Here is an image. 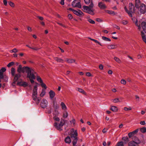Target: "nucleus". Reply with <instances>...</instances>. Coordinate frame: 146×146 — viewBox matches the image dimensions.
Listing matches in <instances>:
<instances>
[{
  "instance_id": "1",
  "label": "nucleus",
  "mask_w": 146,
  "mask_h": 146,
  "mask_svg": "<svg viewBox=\"0 0 146 146\" xmlns=\"http://www.w3.org/2000/svg\"><path fill=\"white\" fill-rule=\"evenodd\" d=\"M17 71L19 73L21 72L26 73L27 74V77L29 78L32 84L34 83L33 80L35 79V76L37 75V74L33 69L28 66L22 67V66L20 65L18 68Z\"/></svg>"
},
{
  "instance_id": "2",
  "label": "nucleus",
  "mask_w": 146,
  "mask_h": 146,
  "mask_svg": "<svg viewBox=\"0 0 146 146\" xmlns=\"http://www.w3.org/2000/svg\"><path fill=\"white\" fill-rule=\"evenodd\" d=\"M37 86H35L34 89L33 90L32 94L33 99L35 101L36 104H38L40 102L41 98H37Z\"/></svg>"
},
{
  "instance_id": "3",
  "label": "nucleus",
  "mask_w": 146,
  "mask_h": 146,
  "mask_svg": "<svg viewBox=\"0 0 146 146\" xmlns=\"http://www.w3.org/2000/svg\"><path fill=\"white\" fill-rule=\"evenodd\" d=\"M70 137L72 140V143L73 146H77L76 145L78 140V133L76 130L74 131V133L70 134Z\"/></svg>"
},
{
  "instance_id": "4",
  "label": "nucleus",
  "mask_w": 146,
  "mask_h": 146,
  "mask_svg": "<svg viewBox=\"0 0 146 146\" xmlns=\"http://www.w3.org/2000/svg\"><path fill=\"white\" fill-rule=\"evenodd\" d=\"M83 10L84 12L87 13L91 15H93L94 13L92 9H90L88 6H84L83 7Z\"/></svg>"
},
{
  "instance_id": "5",
  "label": "nucleus",
  "mask_w": 146,
  "mask_h": 146,
  "mask_svg": "<svg viewBox=\"0 0 146 146\" xmlns=\"http://www.w3.org/2000/svg\"><path fill=\"white\" fill-rule=\"evenodd\" d=\"M80 0H74L72 3V5L73 7L81 8Z\"/></svg>"
},
{
  "instance_id": "6",
  "label": "nucleus",
  "mask_w": 146,
  "mask_h": 146,
  "mask_svg": "<svg viewBox=\"0 0 146 146\" xmlns=\"http://www.w3.org/2000/svg\"><path fill=\"white\" fill-rule=\"evenodd\" d=\"M69 10L72 11L73 13L76 15L81 17L83 15V13L80 10L76 11L75 10L72 8H70Z\"/></svg>"
},
{
  "instance_id": "7",
  "label": "nucleus",
  "mask_w": 146,
  "mask_h": 146,
  "mask_svg": "<svg viewBox=\"0 0 146 146\" xmlns=\"http://www.w3.org/2000/svg\"><path fill=\"white\" fill-rule=\"evenodd\" d=\"M139 10L141 14H144L146 11V6L143 4H142L139 7Z\"/></svg>"
},
{
  "instance_id": "8",
  "label": "nucleus",
  "mask_w": 146,
  "mask_h": 146,
  "mask_svg": "<svg viewBox=\"0 0 146 146\" xmlns=\"http://www.w3.org/2000/svg\"><path fill=\"white\" fill-rule=\"evenodd\" d=\"M47 101L45 99H42L40 104L41 107L43 108H45L47 106Z\"/></svg>"
},
{
  "instance_id": "9",
  "label": "nucleus",
  "mask_w": 146,
  "mask_h": 146,
  "mask_svg": "<svg viewBox=\"0 0 146 146\" xmlns=\"http://www.w3.org/2000/svg\"><path fill=\"white\" fill-rule=\"evenodd\" d=\"M98 7L101 9H104L106 8L107 7L104 3L100 2L98 3Z\"/></svg>"
},
{
  "instance_id": "10",
  "label": "nucleus",
  "mask_w": 146,
  "mask_h": 146,
  "mask_svg": "<svg viewBox=\"0 0 146 146\" xmlns=\"http://www.w3.org/2000/svg\"><path fill=\"white\" fill-rule=\"evenodd\" d=\"M17 84L19 86H22L24 87H26L27 86L28 84L26 82L21 81L20 82H18Z\"/></svg>"
},
{
  "instance_id": "11",
  "label": "nucleus",
  "mask_w": 146,
  "mask_h": 146,
  "mask_svg": "<svg viewBox=\"0 0 146 146\" xmlns=\"http://www.w3.org/2000/svg\"><path fill=\"white\" fill-rule=\"evenodd\" d=\"M135 7L134 5L132 3H130L129 5V12L132 13L134 12Z\"/></svg>"
},
{
  "instance_id": "12",
  "label": "nucleus",
  "mask_w": 146,
  "mask_h": 146,
  "mask_svg": "<svg viewBox=\"0 0 146 146\" xmlns=\"http://www.w3.org/2000/svg\"><path fill=\"white\" fill-rule=\"evenodd\" d=\"M54 125L57 129L60 131L62 130V126L60 125L59 124H58L57 123L55 122L54 123Z\"/></svg>"
},
{
  "instance_id": "13",
  "label": "nucleus",
  "mask_w": 146,
  "mask_h": 146,
  "mask_svg": "<svg viewBox=\"0 0 146 146\" xmlns=\"http://www.w3.org/2000/svg\"><path fill=\"white\" fill-rule=\"evenodd\" d=\"M133 140L137 145L140 144L141 142V141L137 137L135 136L133 137Z\"/></svg>"
},
{
  "instance_id": "14",
  "label": "nucleus",
  "mask_w": 146,
  "mask_h": 146,
  "mask_svg": "<svg viewBox=\"0 0 146 146\" xmlns=\"http://www.w3.org/2000/svg\"><path fill=\"white\" fill-rule=\"evenodd\" d=\"M20 74H16L14 78L13 84H15L16 81L20 77Z\"/></svg>"
},
{
  "instance_id": "15",
  "label": "nucleus",
  "mask_w": 146,
  "mask_h": 146,
  "mask_svg": "<svg viewBox=\"0 0 146 146\" xmlns=\"http://www.w3.org/2000/svg\"><path fill=\"white\" fill-rule=\"evenodd\" d=\"M50 98L52 100L55 96V92L52 90H50L49 93Z\"/></svg>"
},
{
  "instance_id": "16",
  "label": "nucleus",
  "mask_w": 146,
  "mask_h": 146,
  "mask_svg": "<svg viewBox=\"0 0 146 146\" xmlns=\"http://www.w3.org/2000/svg\"><path fill=\"white\" fill-rule=\"evenodd\" d=\"M64 141L66 143L68 144H70L71 141L70 138L69 136H67L65 138Z\"/></svg>"
},
{
  "instance_id": "17",
  "label": "nucleus",
  "mask_w": 146,
  "mask_h": 146,
  "mask_svg": "<svg viewBox=\"0 0 146 146\" xmlns=\"http://www.w3.org/2000/svg\"><path fill=\"white\" fill-rule=\"evenodd\" d=\"M54 60L56 61L57 62L63 63L64 62V60L62 59L59 58L58 57H55L54 58Z\"/></svg>"
},
{
  "instance_id": "18",
  "label": "nucleus",
  "mask_w": 146,
  "mask_h": 146,
  "mask_svg": "<svg viewBox=\"0 0 146 146\" xmlns=\"http://www.w3.org/2000/svg\"><path fill=\"white\" fill-rule=\"evenodd\" d=\"M141 25L143 31L146 33V22H142Z\"/></svg>"
},
{
  "instance_id": "19",
  "label": "nucleus",
  "mask_w": 146,
  "mask_h": 146,
  "mask_svg": "<svg viewBox=\"0 0 146 146\" xmlns=\"http://www.w3.org/2000/svg\"><path fill=\"white\" fill-rule=\"evenodd\" d=\"M117 46L114 44H111L108 46L107 48L109 49H113L116 48Z\"/></svg>"
},
{
  "instance_id": "20",
  "label": "nucleus",
  "mask_w": 146,
  "mask_h": 146,
  "mask_svg": "<svg viewBox=\"0 0 146 146\" xmlns=\"http://www.w3.org/2000/svg\"><path fill=\"white\" fill-rule=\"evenodd\" d=\"M141 36L143 41L146 44V38L145 35L143 31L141 32Z\"/></svg>"
},
{
  "instance_id": "21",
  "label": "nucleus",
  "mask_w": 146,
  "mask_h": 146,
  "mask_svg": "<svg viewBox=\"0 0 146 146\" xmlns=\"http://www.w3.org/2000/svg\"><path fill=\"white\" fill-rule=\"evenodd\" d=\"M137 145L136 143L133 140L129 142L128 143V145L129 146H135Z\"/></svg>"
},
{
  "instance_id": "22",
  "label": "nucleus",
  "mask_w": 146,
  "mask_h": 146,
  "mask_svg": "<svg viewBox=\"0 0 146 146\" xmlns=\"http://www.w3.org/2000/svg\"><path fill=\"white\" fill-rule=\"evenodd\" d=\"M66 61L69 63H71L75 62V60L73 59H66Z\"/></svg>"
},
{
  "instance_id": "23",
  "label": "nucleus",
  "mask_w": 146,
  "mask_h": 146,
  "mask_svg": "<svg viewBox=\"0 0 146 146\" xmlns=\"http://www.w3.org/2000/svg\"><path fill=\"white\" fill-rule=\"evenodd\" d=\"M110 109L112 111L114 112H116L118 110V109L117 107L114 106H111Z\"/></svg>"
},
{
  "instance_id": "24",
  "label": "nucleus",
  "mask_w": 146,
  "mask_h": 146,
  "mask_svg": "<svg viewBox=\"0 0 146 146\" xmlns=\"http://www.w3.org/2000/svg\"><path fill=\"white\" fill-rule=\"evenodd\" d=\"M61 105L62 106V109L65 110L67 109L66 106L63 102H61Z\"/></svg>"
},
{
  "instance_id": "25",
  "label": "nucleus",
  "mask_w": 146,
  "mask_h": 146,
  "mask_svg": "<svg viewBox=\"0 0 146 146\" xmlns=\"http://www.w3.org/2000/svg\"><path fill=\"white\" fill-rule=\"evenodd\" d=\"M88 38L90 39L91 40L94 41L95 43L99 44L100 46H102L100 42H99L98 41L95 39L92 38L90 37H89Z\"/></svg>"
},
{
  "instance_id": "26",
  "label": "nucleus",
  "mask_w": 146,
  "mask_h": 146,
  "mask_svg": "<svg viewBox=\"0 0 146 146\" xmlns=\"http://www.w3.org/2000/svg\"><path fill=\"white\" fill-rule=\"evenodd\" d=\"M124 9L125 11L127 13L129 16L131 17H132V14L131 13V12H129V11H128L126 7H125Z\"/></svg>"
},
{
  "instance_id": "27",
  "label": "nucleus",
  "mask_w": 146,
  "mask_h": 146,
  "mask_svg": "<svg viewBox=\"0 0 146 146\" xmlns=\"http://www.w3.org/2000/svg\"><path fill=\"white\" fill-rule=\"evenodd\" d=\"M140 3L139 0H135V6L137 8L139 7Z\"/></svg>"
},
{
  "instance_id": "28",
  "label": "nucleus",
  "mask_w": 146,
  "mask_h": 146,
  "mask_svg": "<svg viewBox=\"0 0 146 146\" xmlns=\"http://www.w3.org/2000/svg\"><path fill=\"white\" fill-rule=\"evenodd\" d=\"M26 46L27 47H28L32 49L33 50H39L40 48H38L37 47H32L30 46L29 45H26Z\"/></svg>"
},
{
  "instance_id": "29",
  "label": "nucleus",
  "mask_w": 146,
  "mask_h": 146,
  "mask_svg": "<svg viewBox=\"0 0 146 146\" xmlns=\"http://www.w3.org/2000/svg\"><path fill=\"white\" fill-rule=\"evenodd\" d=\"M102 38L103 40L106 41H111L110 38L105 36H102Z\"/></svg>"
},
{
  "instance_id": "30",
  "label": "nucleus",
  "mask_w": 146,
  "mask_h": 146,
  "mask_svg": "<svg viewBox=\"0 0 146 146\" xmlns=\"http://www.w3.org/2000/svg\"><path fill=\"white\" fill-rule=\"evenodd\" d=\"M111 100L114 103H116L120 102L119 99L118 98L112 99Z\"/></svg>"
},
{
  "instance_id": "31",
  "label": "nucleus",
  "mask_w": 146,
  "mask_h": 146,
  "mask_svg": "<svg viewBox=\"0 0 146 146\" xmlns=\"http://www.w3.org/2000/svg\"><path fill=\"white\" fill-rule=\"evenodd\" d=\"M123 140L126 143L129 141V139L127 137H123L122 138Z\"/></svg>"
},
{
  "instance_id": "32",
  "label": "nucleus",
  "mask_w": 146,
  "mask_h": 146,
  "mask_svg": "<svg viewBox=\"0 0 146 146\" xmlns=\"http://www.w3.org/2000/svg\"><path fill=\"white\" fill-rule=\"evenodd\" d=\"M78 90L79 92H80L84 94H86V93L82 89L80 88H78Z\"/></svg>"
},
{
  "instance_id": "33",
  "label": "nucleus",
  "mask_w": 146,
  "mask_h": 146,
  "mask_svg": "<svg viewBox=\"0 0 146 146\" xmlns=\"http://www.w3.org/2000/svg\"><path fill=\"white\" fill-rule=\"evenodd\" d=\"M37 76L36 79L37 81L39 82L40 83H42V81L41 78H40L39 76H37V75L36 76Z\"/></svg>"
},
{
  "instance_id": "34",
  "label": "nucleus",
  "mask_w": 146,
  "mask_h": 146,
  "mask_svg": "<svg viewBox=\"0 0 146 146\" xmlns=\"http://www.w3.org/2000/svg\"><path fill=\"white\" fill-rule=\"evenodd\" d=\"M15 69L14 68H12L11 69V74L13 76H15Z\"/></svg>"
},
{
  "instance_id": "35",
  "label": "nucleus",
  "mask_w": 146,
  "mask_h": 146,
  "mask_svg": "<svg viewBox=\"0 0 146 146\" xmlns=\"http://www.w3.org/2000/svg\"><path fill=\"white\" fill-rule=\"evenodd\" d=\"M59 114V112L57 110H54L53 113V115H54V116H57Z\"/></svg>"
},
{
  "instance_id": "36",
  "label": "nucleus",
  "mask_w": 146,
  "mask_h": 146,
  "mask_svg": "<svg viewBox=\"0 0 146 146\" xmlns=\"http://www.w3.org/2000/svg\"><path fill=\"white\" fill-rule=\"evenodd\" d=\"M115 146H124L123 142L122 141L119 142Z\"/></svg>"
},
{
  "instance_id": "37",
  "label": "nucleus",
  "mask_w": 146,
  "mask_h": 146,
  "mask_svg": "<svg viewBox=\"0 0 146 146\" xmlns=\"http://www.w3.org/2000/svg\"><path fill=\"white\" fill-rule=\"evenodd\" d=\"M18 51V50L16 48H14L13 50H11L9 51V52L11 53H13V52H17Z\"/></svg>"
},
{
  "instance_id": "38",
  "label": "nucleus",
  "mask_w": 146,
  "mask_h": 146,
  "mask_svg": "<svg viewBox=\"0 0 146 146\" xmlns=\"http://www.w3.org/2000/svg\"><path fill=\"white\" fill-rule=\"evenodd\" d=\"M45 94V90L44 89H42V91L40 94V96L41 97L43 96Z\"/></svg>"
},
{
  "instance_id": "39",
  "label": "nucleus",
  "mask_w": 146,
  "mask_h": 146,
  "mask_svg": "<svg viewBox=\"0 0 146 146\" xmlns=\"http://www.w3.org/2000/svg\"><path fill=\"white\" fill-rule=\"evenodd\" d=\"M135 25L138 27V29L139 30H140L141 29V27L140 25H138L137 23V19H136L135 22Z\"/></svg>"
},
{
  "instance_id": "40",
  "label": "nucleus",
  "mask_w": 146,
  "mask_h": 146,
  "mask_svg": "<svg viewBox=\"0 0 146 146\" xmlns=\"http://www.w3.org/2000/svg\"><path fill=\"white\" fill-rule=\"evenodd\" d=\"M114 59L117 62L120 63L121 62V61L117 57H115L114 58Z\"/></svg>"
},
{
  "instance_id": "41",
  "label": "nucleus",
  "mask_w": 146,
  "mask_h": 146,
  "mask_svg": "<svg viewBox=\"0 0 146 146\" xmlns=\"http://www.w3.org/2000/svg\"><path fill=\"white\" fill-rule=\"evenodd\" d=\"M68 116V114L67 112L66 111L63 114V117L64 118H67Z\"/></svg>"
},
{
  "instance_id": "42",
  "label": "nucleus",
  "mask_w": 146,
  "mask_h": 146,
  "mask_svg": "<svg viewBox=\"0 0 146 146\" xmlns=\"http://www.w3.org/2000/svg\"><path fill=\"white\" fill-rule=\"evenodd\" d=\"M141 131L143 133H145L146 132V128L143 127L141 129Z\"/></svg>"
},
{
  "instance_id": "43",
  "label": "nucleus",
  "mask_w": 146,
  "mask_h": 146,
  "mask_svg": "<svg viewBox=\"0 0 146 146\" xmlns=\"http://www.w3.org/2000/svg\"><path fill=\"white\" fill-rule=\"evenodd\" d=\"M107 13L110 15H115V12L112 11H107Z\"/></svg>"
},
{
  "instance_id": "44",
  "label": "nucleus",
  "mask_w": 146,
  "mask_h": 146,
  "mask_svg": "<svg viewBox=\"0 0 146 146\" xmlns=\"http://www.w3.org/2000/svg\"><path fill=\"white\" fill-rule=\"evenodd\" d=\"M88 21L91 24H94L95 23V21L91 19H88Z\"/></svg>"
},
{
  "instance_id": "45",
  "label": "nucleus",
  "mask_w": 146,
  "mask_h": 146,
  "mask_svg": "<svg viewBox=\"0 0 146 146\" xmlns=\"http://www.w3.org/2000/svg\"><path fill=\"white\" fill-rule=\"evenodd\" d=\"M53 119L54 120L57 121H59L60 120L59 118L57 116H54L53 117Z\"/></svg>"
},
{
  "instance_id": "46",
  "label": "nucleus",
  "mask_w": 146,
  "mask_h": 146,
  "mask_svg": "<svg viewBox=\"0 0 146 146\" xmlns=\"http://www.w3.org/2000/svg\"><path fill=\"white\" fill-rule=\"evenodd\" d=\"M14 63L13 62H10L7 65V66H8L9 67L12 66H13V65H14Z\"/></svg>"
},
{
  "instance_id": "47",
  "label": "nucleus",
  "mask_w": 146,
  "mask_h": 146,
  "mask_svg": "<svg viewBox=\"0 0 146 146\" xmlns=\"http://www.w3.org/2000/svg\"><path fill=\"white\" fill-rule=\"evenodd\" d=\"M124 25H126L127 24L128 22V21L126 20H123L121 22Z\"/></svg>"
},
{
  "instance_id": "48",
  "label": "nucleus",
  "mask_w": 146,
  "mask_h": 146,
  "mask_svg": "<svg viewBox=\"0 0 146 146\" xmlns=\"http://www.w3.org/2000/svg\"><path fill=\"white\" fill-rule=\"evenodd\" d=\"M0 70L2 73L3 75V72H5L6 70V69L5 68L3 67L2 68L1 70L0 69Z\"/></svg>"
},
{
  "instance_id": "49",
  "label": "nucleus",
  "mask_w": 146,
  "mask_h": 146,
  "mask_svg": "<svg viewBox=\"0 0 146 146\" xmlns=\"http://www.w3.org/2000/svg\"><path fill=\"white\" fill-rule=\"evenodd\" d=\"M8 4L11 7H13L14 6V3L11 2L10 1L9 2Z\"/></svg>"
},
{
  "instance_id": "50",
  "label": "nucleus",
  "mask_w": 146,
  "mask_h": 146,
  "mask_svg": "<svg viewBox=\"0 0 146 146\" xmlns=\"http://www.w3.org/2000/svg\"><path fill=\"white\" fill-rule=\"evenodd\" d=\"M139 131L138 129H137L135 130L134 131H133L132 132V133L133 134V135L137 133Z\"/></svg>"
},
{
  "instance_id": "51",
  "label": "nucleus",
  "mask_w": 146,
  "mask_h": 146,
  "mask_svg": "<svg viewBox=\"0 0 146 146\" xmlns=\"http://www.w3.org/2000/svg\"><path fill=\"white\" fill-rule=\"evenodd\" d=\"M121 83L122 84H125L126 83V82L125 80L123 79L121 81Z\"/></svg>"
},
{
  "instance_id": "52",
  "label": "nucleus",
  "mask_w": 146,
  "mask_h": 146,
  "mask_svg": "<svg viewBox=\"0 0 146 146\" xmlns=\"http://www.w3.org/2000/svg\"><path fill=\"white\" fill-rule=\"evenodd\" d=\"M88 7H89L90 8V9H92L94 7V4L92 2H91L90 4Z\"/></svg>"
},
{
  "instance_id": "53",
  "label": "nucleus",
  "mask_w": 146,
  "mask_h": 146,
  "mask_svg": "<svg viewBox=\"0 0 146 146\" xmlns=\"http://www.w3.org/2000/svg\"><path fill=\"white\" fill-rule=\"evenodd\" d=\"M3 75L2 73L1 72L0 70V82H1V79H3Z\"/></svg>"
},
{
  "instance_id": "54",
  "label": "nucleus",
  "mask_w": 146,
  "mask_h": 146,
  "mask_svg": "<svg viewBox=\"0 0 146 146\" xmlns=\"http://www.w3.org/2000/svg\"><path fill=\"white\" fill-rule=\"evenodd\" d=\"M5 82H7L8 79V77L6 75L3 76V78Z\"/></svg>"
},
{
  "instance_id": "55",
  "label": "nucleus",
  "mask_w": 146,
  "mask_h": 146,
  "mask_svg": "<svg viewBox=\"0 0 146 146\" xmlns=\"http://www.w3.org/2000/svg\"><path fill=\"white\" fill-rule=\"evenodd\" d=\"M64 120H61L60 122V123H59V124L60 125H61L62 126H63V125L64 124Z\"/></svg>"
},
{
  "instance_id": "56",
  "label": "nucleus",
  "mask_w": 146,
  "mask_h": 146,
  "mask_svg": "<svg viewBox=\"0 0 146 146\" xmlns=\"http://www.w3.org/2000/svg\"><path fill=\"white\" fill-rule=\"evenodd\" d=\"M131 109V107H129V108H127V107H125L124 108V110H125V111H127L128 110H130Z\"/></svg>"
},
{
  "instance_id": "57",
  "label": "nucleus",
  "mask_w": 146,
  "mask_h": 146,
  "mask_svg": "<svg viewBox=\"0 0 146 146\" xmlns=\"http://www.w3.org/2000/svg\"><path fill=\"white\" fill-rule=\"evenodd\" d=\"M41 85L42 87H44L45 89H46V86L45 84H44V83H43V82H42V83H41Z\"/></svg>"
},
{
  "instance_id": "58",
  "label": "nucleus",
  "mask_w": 146,
  "mask_h": 146,
  "mask_svg": "<svg viewBox=\"0 0 146 146\" xmlns=\"http://www.w3.org/2000/svg\"><path fill=\"white\" fill-rule=\"evenodd\" d=\"M85 3L86 4H89L90 3V0H84Z\"/></svg>"
},
{
  "instance_id": "59",
  "label": "nucleus",
  "mask_w": 146,
  "mask_h": 146,
  "mask_svg": "<svg viewBox=\"0 0 146 146\" xmlns=\"http://www.w3.org/2000/svg\"><path fill=\"white\" fill-rule=\"evenodd\" d=\"M128 135L129 138L131 137L133 135V134L132 133V132L129 133L128 134Z\"/></svg>"
},
{
  "instance_id": "60",
  "label": "nucleus",
  "mask_w": 146,
  "mask_h": 146,
  "mask_svg": "<svg viewBox=\"0 0 146 146\" xmlns=\"http://www.w3.org/2000/svg\"><path fill=\"white\" fill-rule=\"evenodd\" d=\"M86 75L88 76H92L91 74L89 72H86Z\"/></svg>"
},
{
  "instance_id": "61",
  "label": "nucleus",
  "mask_w": 146,
  "mask_h": 146,
  "mask_svg": "<svg viewBox=\"0 0 146 146\" xmlns=\"http://www.w3.org/2000/svg\"><path fill=\"white\" fill-rule=\"evenodd\" d=\"M140 124L142 125H145V121H142L140 122Z\"/></svg>"
},
{
  "instance_id": "62",
  "label": "nucleus",
  "mask_w": 146,
  "mask_h": 146,
  "mask_svg": "<svg viewBox=\"0 0 146 146\" xmlns=\"http://www.w3.org/2000/svg\"><path fill=\"white\" fill-rule=\"evenodd\" d=\"M60 3L62 5H64V0H61Z\"/></svg>"
},
{
  "instance_id": "63",
  "label": "nucleus",
  "mask_w": 146,
  "mask_h": 146,
  "mask_svg": "<svg viewBox=\"0 0 146 146\" xmlns=\"http://www.w3.org/2000/svg\"><path fill=\"white\" fill-rule=\"evenodd\" d=\"M37 17L40 20H43V18L42 17H40L39 16H37Z\"/></svg>"
},
{
  "instance_id": "64",
  "label": "nucleus",
  "mask_w": 146,
  "mask_h": 146,
  "mask_svg": "<svg viewBox=\"0 0 146 146\" xmlns=\"http://www.w3.org/2000/svg\"><path fill=\"white\" fill-rule=\"evenodd\" d=\"M3 2L4 5L6 6L7 5V1L6 0H3Z\"/></svg>"
}]
</instances>
